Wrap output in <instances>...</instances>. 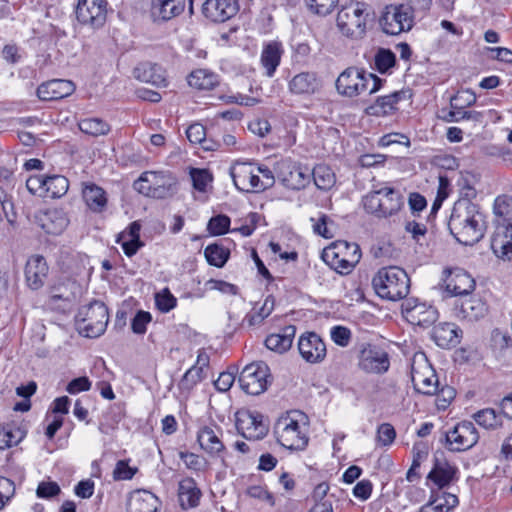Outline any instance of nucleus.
<instances>
[{
    "instance_id": "1",
    "label": "nucleus",
    "mask_w": 512,
    "mask_h": 512,
    "mask_svg": "<svg viewBox=\"0 0 512 512\" xmlns=\"http://www.w3.org/2000/svg\"><path fill=\"white\" fill-rule=\"evenodd\" d=\"M448 228L459 243L473 245L485 235L486 217L478 204L461 198L454 203Z\"/></svg>"
},
{
    "instance_id": "2",
    "label": "nucleus",
    "mask_w": 512,
    "mask_h": 512,
    "mask_svg": "<svg viewBox=\"0 0 512 512\" xmlns=\"http://www.w3.org/2000/svg\"><path fill=\"white\" fill-rule=\"evenodd\" d=\"M308 416L299 410L288 411L275 423L274 434L277 441L290 450H303L309 441Z\"/></svg>"
},
{
    "instance_id": "3",
    "label": "nucleus",
    "mask_w": 512,
    "mask_h": 512,
    "mask_svg": "<svg viewBox=\"0 0 512 512\" xmlns=\"http://www.w3.org/2000/svg\"><path fill=\"white\" fill-rule=\"evenodd\" d=\"M373 10L365 2L351 1L343 5L337 13L336 26L342 36L351 39H362L366 34V25Z\"/></svg>"
},
{
    "instance_id": "4",
    "label": "nucleus",
    "mask_w": 512,
    "mask_h": 512,
    "mask_svg": "<svg viewBox=\"0 0 512 512\" xmlns=\"http://www.w3.org/2000/svg\"><path fill=\"white\" fill-rule=\"evenodd\" d=\"M372 285L379 297L390 301L404 299L410 291V279L406 271L398 266L379 269L372 279Z\"/></svg>"
},
{
    "instance_id": "5",
    "label": "nucleus",
    "mask_w": 512,
    "mask_h": 512,
    "mask_svg": "<svg viewBox=\"0 0 512 512\" xmlns=\"http://www.w3.org/2000/svg\"><path fill=\"white\" fill-rule=\"evenodd\" d=\"M494 213L503 218L491 239V248L496 256L510 259L512 254V196L500 195L494 201Z\"/></svg>"
},
{
    "instance_id": "6",
    "label": "nucleus",
    "mask_w": 512,
    "mask_h": 512,
    "mask_svg": "<svg viewBox=\"0 0 512 512\" xmlns=\"http://www.w3.org/2000/svg\"><path fill=\"white\" fill-rule=\"evenodd\" d=\"M109 320L108 309L101 301L94 300L79 309L76 315V326L80 334L88 338L101 336Z\"/></svg>"
},
{
    "instance_id": "7",
    "label": "nucleus",
    "mask_w": 512,
    "mask_h": 512,
    "mask_svg": "<svg viewBox=\"0 0 512 512\" xmlns=\"http://www.w3.org/2000/svg\"><path fill=\"white\" fill-rule=\"evenodd\" d=\"M404 205L402 194L391 187H383L370 192L363 198V206L368 213L388 218L397 214Z\"/></svg>"
},
{
    "instance_id": "8",
    "label": "nucleus",
    "mask_w": 512,
    "mask_h": 512,
    "mask_svg": "<svg viewBox=\"0 0 512 512\" xmlns=\"http://www.w3.org/2000/svg\"><path fill=\"white\" fill-rule=\"evenodd\" d=\"M240 388L249 395H259L271 383L270 369L264 362L246 365L238 377Z\"/></svg>"
},
{
    "instance_id": "9",
    "label": "nucleus",
    "mask_w": 512,
    "mask_h": 512,
    "mask_svg": "<svg viewBox=\"0 0 512 512\" xmlns=\"http://www.w3.org/2000/svg\"><path fill=\"white\" fill-rule=\"evenodd\" d=\"M358 367L368 374H384L390 367L389 354L380 345L361 343L358 348Z\"/></svg>"
},
{
    "instance_id": "10",
    "label": "nucleus",
    "mask_w": 512,
    "mask_h": 512,
    "mask_svg": "<svg viewBox=\"0 0 512 512\" xmlns=\"http://www.w3.org/2000/svg\"><path fill=\"white\" fill-rule=\"evenodd\" d=\"M368 72L358 67H348L340 73L335 86L341 96L354 98L367 91L369 85Z\"/></svg>"
},
{
    "instance_id": "11",
    "label": "nucleus",
    "mask_w": 512,
    "mask_h": 512,
    "mask_svg": "<svg viewBox=\"0 0 512 512\" xmlns=\"http://www.w3.org/2000/svg\"><path fill=\"white\" fill-rule=\"evenodd\" d=\"M277 177L285 187L301 190L310 183L311 170L291 159H283L277 165Z\"/></svg>"
},
{
    "instance_id": "12",
    "label": "nucleus",
    "mask_w": 512,
    "mask_h": 512,
    "mask_svg": "<svg viewBox=\"0 0 512 512\" xmlns=\"http://www.w3.org/2000/svg\"><path fill=\"white\" fill-rule=\"evenodd\" d=\"M379 22L383 31L389 35H398L403 31H409L413 26L410 8L404 4L386 6Z\"/></svg>"
},
{
    "instance_id": "13",
    "label": "nucleus",
    "mask_w": 512,
    "mask_h": 512,
    "mask_svg": "<svg viewBox=\"0 0 512 512\" xmlns=\"http://www.w3.org/2000/svg\"><path fill=\"white\" fill-rule=\"evenodd\" d=\"M79 23L92 29L102 27L107 18V2L105 0H79L76 7Z\"/></svg>"
},
{
    "instance_id": "14",
    "label": "nucleus",
    "mask_w": 512,
    "mask_h": 512,
    "mask_svg": "<svg viewBox=\"0 0 512 512\" xmlns=\"http://www.w3.org/2000/svg\"><path fill=\"white\" fill-rule=\"evenodd\" d=\"M230 175L232 177L235 187L243 192H259L260 177L256 172V168L250 162H236L230 168Z\"/></svg>"
},
{
    "instance_id": "15",
    "label": "nucleus",
    "mask_w": 512,
    "mask_h": 512,
    "mask_svg": "<svg viewBox=\"0 0 512 512\" xmlns=\"http://www.w3.org/2000/svg\"><path fill=\"white\" fill-rule=\"evenodd\" d=\"M237 431L247 440L257 441L263 439L268 431V425L263 422L259 413L243 412L236 420Z\"/></svg>"
},
{
    "instance_id": "16",
    "label": "nucleus",
    "mask_w": 512,
    "mask_h": 512,
    "mask_svg": "<svg viewBox=\"0 0 512 512\" xmlns=\"http://www.w3.org/2000/svg\"><path fill=\"white\" fill-rule=\"evenodd\" d=\"M479 439V434L472 422L457 424L446 434V441L453 451H464L473 447Z\"/></svg>"
},
{
    "instance_id": "17",
    "label": "nucleus",
    "mask_w": 512,
    "mask_h": 512,
    "mask_svg": "<svg viewBox=\"0 0 512 512\" xmlns=\"http://www.w3.org/2000/svg\"><path fill=\"white\" fill-rule=\"evenodd\" d=\"M239 10L237 0H206L203 15L212 22L222 23L234 17Z\"/></svg>"
},
{
    "instance_id": "18",
    "label": "nucleus",
    "mask_w": 512,
    "mask_h": 512,
    "mask_svg": "<svg viewBox=\"0 0 512 512\" xmlns=\"http://www.w3.org/2000/svg\"><path fill=\"white\" fill-rule=\"evenodd\" d=\"M298 350L302 358L309 363L321 362L326 356V345L315 332H308L300 336Z\"/></svg>"
},
{
    "instance_id": "19",
    "label": "nucleus",
    "mask_w": 512,
    "mask_h": 512,
    "mask_svg": "<svg viewBox=\"0 0 512 512\" xmlns=\"http://www.w3.org/2000/svg\"><path fill=\"white\" fill-rule=\"evenodd\" d=\"M403 313L409 323L423 328L430 327L438 319V311L434 307L425 303L411 306L410 300L403 304Z\"/></svg>"
},
{
    "instance_id": "20",
    "label": "nucleus",
    "mask_w": 512,
    "mask_h": 512,
    "mask_svg": "<svg viewBox=\"0 0 512 512\" xmlns=\"http://www.w3.org/2000/svg\"><path fill=\"white\" fill-rule=\"evenodd\" d=\"M187 4L193 13V0H153L151 14L155 20L169 21L182 14Z\"/></svg>"
},
{
    "instance_id": "21",
    "label": "nucleus",
    "mask_w": 512,
    "mask_h": 512,
    "mask_svg": "<svg viewBox=\"0 0 512 512\" xmlns=\"http://www.w3.org/2000/svg\"><path fill=\"white\" fill-rule=\"evenodd\" d=\"M457 472V467L450 464L443 454L435 455L433 467L427 475V480L431 481L438 489H442L455 480Z\"/></svg>"
},
{
    "instance_id": "22",
    "label": "nucleus",
    "mask_w": 512,
    "mask_h": 512,
    "mask_svg": "<svg viewBox=\"0 0 512 512\" xmlns=\"http://www.w3.org/2000/svg\"><path fill=\"white\" fill-rule=\"evenodd\" d=\"M444 282L445 290L450 296H467L475 289L474 279L459 268L449 270Z\"/></svg>"
},
{
    "instance_id": "23",
    "label": "nucleus",
    "mask_w": 512,
    "mask_h": 512,
    "mask_svg": "<svg viewBox=\"0 0 512 512\" xmlns=\"http://www.w3.org/2000/svg\"><path fill=\"white\" fill-rule=\"evenodd\" d=\"M75 85L70 80L53 79L42 83L37 88V96L42 101H54L70 96Z\"/></svg>"
},
{
    "instance_id": "24",
    "label": "nucleus",
    "mask_w": 512,
    "mask_h": 512,
    "mask_svg": "<svg viewBox=\"0 0 512 512\" xmlns=\"http://www.w3.org/2000/svg\"><path fill=\"white\" fill-rule=\"evenodd\" d=\"M38 225L51 235H60L68 226L69 220L62 209H48L36 216Z\"/></svg>"
},
{
    "instance_id": "25",
    "label": "nucleus",
    "mask_w": 512,
    "mask_h": 512,
    "mask_svg": "<svg viewBox=\"0 0 512 512\" xmlns=\"http://www.w3.org/2000/svg\"><path fill=\"white\" fill-rule=\"evenodd\" d=\"M454 310L457 318L473 322L486 314L487 307L480 298L472 296L457 300Z\"/></svg>"
},
{
    "instance_id": "26",
    "label": "nucleus",
    "mask_w": 512,
    "mask_h": 512,
    "mask_svg": "<svg viewBox=\"0 0 512 512\" xmlns=\"http://www.w3.org/2000/svg\"><path fill=\"white\" fill-rule=\"evenodd\" d=\"M48 275V265L43 256H31L25 267V278L28 286L37 290L41 288Z\"/></svg>"
},
{
    "instance_id": "27",
    "label": "nucleus",
    "mask_w": 512,
    "mask_h": 512,
    "mask_svg": "<svg viewBox=\"0 0 512 512\" xmlns=\"http://www.w3.org/2000/svg\"><path fill=\"white\" fill-rule=\"evenodd\" d=\"M133 76L141 82L150 83L156 87L167 86L165 70L156 63H139L133 69Z\"/></svg>"
},
{
    "instance_id": "28",
    "label": "nucleus",
    "mask_w": 512,
    "mask_h": 512,
    "mask_svg": "<svg viewBox=\"0 0 512 512\" xmlns=\"http://www.w3.org/2000/svg\"><path fill=\"white\" fill-rule=\"evenodd\" d=\"M283 53L284 49L280 42L270 41L264 44L260 56V62L267 77L271 78L274 76L278 66L280 65Z\"/></svg>"
},
{
    "instance_id": "29",
    "label": "nucleus",
    "mask_w": 512,
    "mask_h": 512,
    "mask_svg": "<svg viewBox=\"0 0 512 512\" xmlns=\"http://www.w3.org/2000/svg\"><path fill=\"white\" fill-rule=\"evenodd\" d=\"M201 496L202 492L193 478L186 477L179 482L178 500L183 510L197 507Z\"/></svg>"
},
{
    "instance_id": "30",
    "label": "nucleus",
    "mask_w": 512,
    "mask_h": 512,
    "mask_svg": "<svg viewBox=\"0 0 512 512\" xmlns=\"http://www.w3.org/2000/svg\"><path fill=\"white\" fill-rule=\"evenodd\" d=\"M322 84L313 72H302L295 75L289 82V90L296 95H311L318 92Z\"/></svg>"
},
{
    "instance_id": "31",
    "label": "nucleus",
    "mask_w": 512,
    "mask_h": 512,
    "mask_svg": "<svg viewBox=\"0 0 512 512\" xmlns=\"http://www.w3.org/2000/svg\"><path fill=\"white\" fill-rule=\"evenodd\" d=\"M158 498L147 490H135L128 499V512H157Z\"/></svg>"
},
{
    "instance_id": "32",
    "label": "nucleus",
    "mask_w": 512,
    "mask_h": 512,
    "mask_svg": "<svg viewBox=\"0 0 512 512\" xmlns=\"http://www.w3.org/2000/svg\"><path fill=\"white\" fill-rule=\"evenodd\" d=\"M337 248L341 250H352V254L349 256H343L340 258V252H334L333 265L335 270L341 274L349 273L359 262L361 258V251L356 243L343 242L340 243Z\"/></svg>"
},
{
    "instance_id": "33",
    "label": "nucleus",
    "mask_w": 512,
    "mask_h": 512,
    "mask_svg": "<svg viewBox=\"0 0 512 512\" xmlns=\"http://www.w3.org/2000/svg\"><path fill=\"white\" fill-rule=\"evenodd\" d=\"M462 330L453 323H440L434 327L433 338L440 347L456 346L460 342Z\"/></svg>"
},
{
    "instance_id": "34",
    "label": "nucleus",
    "mask_w": 512,
    "mask_h": 512,
    "mask_svg": "<svg viewBox=\"0 0 512 512\" xmlns=\"http://www.w3.org/2000/svg\"><path fill=\"white\" fill-rule=\"evenodd\" d=\"M295 333V326L288 325L280 333L268 335L265 339V346L271 351L284 353L291 348Z\"/></svg>"
},
{
    "instance_id": "35",
    "label": "nucleus",
    "mask_w": 512,
    "mask_h": 512,
    "mask_svg": "<svg viewBox=\"0 0 512 512\" xmlns=\"http://www.w3.org/2000/svg\"><path fill=\"white\" fill-rule=\"evenodd\" d=\"M404 95V91H395L389 95L380 96L376 99L374 104L366 108L365 112L367 115L377 117L388 115L396 110L397 103Z\"/></svg>"
},
{
    "instance_id": "36",
    "label": "nucleus",
    "mask_w": 512,
    "mask_h": 512,
    "mask_svg": "<svg viewBox=\"0 0 512 512\" xmlns=\"http://www.w3.org/2000/svg\"><path fill=\"white\" fill-rule=\"evenodd\" d=\"M83 199L88 208L96 213H100L105 210L107 206V195L103 188L94 184H84L82 190Z\"/></svg>"
},
{
    "instance_id": "37",
    "label": "nucleus",
    "mask_w": 512,
    "mask_h": 512,
    "mask_svg": "<svg viewBox=\"0 0 512 512\" xmlns=\"http://www.w3.org/2000/svg\"><path fill=\"white\" fill-rule=\"evenodd\" d=\"M188 84L199 90H212L219 84V76L207 69H197L189 74Z\"/></svg>"
},
{
    "instance_id": "38",
    "label": "nucleus",
    "mask_w": 512,
    "mask_h": 512,
    "mask_svg": "<svg viewBox=\"0 0 512 512\" xmlns=\"http://www.w3.org/2000/svg\"><path fill=\"white\" fill-rule=\"evenodd\" d=\"M197 440L202 449L211 455L218 454L224 450V445L214 430L205 426L198 432Z\"/></svg>"
},
{
    "instance_id": "39",
    "label": "nucleus",
    "mask_w": 512,
    "mask_h": 512,
    "mask_svg": "<svg viewBox=\"0 0 512 512\" xmlns=\"http://www.w3.org/2000/svg\"><path fill=\"white\" fill-rule=\"evenodd\" d=\"M69 188V181L63 175H47L44 197L60 198L65 195Z\"/></svg>"
},
{
    "instance_id": "40",
    "label": "nucleus",
    "mask_w": 512,
    "mask_h": 512,
    "mask_svg": "<svg viewBox=\"0 0 512 512\" xmlns=\"http://www.w3.org/2000/svg\"><path fill=\"white\" fill-rule=\"evenodd\" d=\"M311 176L316 187L324 191L331 189L336 182L335 174L331 168L323 164L315 166L311 171Z\"/></svg>"
},
{
    "instance_id": "41",
    "label": "nucleus",
    "mask_w": 512,
    "mask_h": 512,
    "mask_svg": "<svg viewBox=\"0 0 512 512\" xmlns=\"http://www.w3.org/2000/svg\"><path fill=\"white\" fill-rule=\"evenodd\" d=\"M474 420L485 429L494 430L502 426V414H497L492 408H485L474 414Z\"/></svg>"
},
{
    "instance_id": "42",
    "label": "nucleus",
    "mask_w": 512,
    "mask_h": 512,
    "mask_svg": "<svg viewBox=\"0 0 512 512\" xmlns=\"http://www.w3.org/2000/svg\"><path fill=\"white\" fill-rule=\"evenodd\" d=\"M204 256L210 265L221 268L228 261L230 252L223 246L213 243L205 248Z\"/></svg>"
},
{
    "instance_id": "43",
    "label": "nucleus",
    "mask_w": 512,
    "mask_h": 512,
    "mask_svg": "<svg viewBox=\"0 0 512 512\" xmlns=\"http://www.w3.org/2000/svg\"><path fill=\"white\" fill-rule=\"evenodd\" d=\"M136 182H141L142 184L151 186V187H160L162 185H176V179L170 174L166 172H156V171H146L141 174L139 179Z\"/></svg>"
},
{
    "instance_id": "44",
    "label": "nucleus",
    "mask_w": 512,
    "mask_h": 512,
    "mask_svg": "<svg viewBox=\"0 0 512 512\" xmlns=\"http://www.w3.org/2000/svg\"><path fill=\"white\" fill-rule=\"evenodd\" d=\"M453 98L450 101L451 110L446 112L441 118L447 123L460 122L462 120H473L479 122L482 118V113L478 111H465L461 107H457L453 103Z\"/></svg>"
},
{
    "instance_id": "45",
    "label": "nucleus",
    "mask_w": 512,
    "mask_h": 512,
    "mask_svg": "<svg viewBox=\"0 0 512 512\" xmlns=\"http://www.w3.org/2000/svg\"><path fill=\"white\" fill-rule=\"evenodd\" d=\"M78 126L83 133L94 137L106 135L110 131L109 124L100 118L82 119Z\"/></svg>"
},
{
    "instance_id": "46",
    "label": "nucleus",
    "mask_w": 512,
    "mask_h": 512,
    "mask_svg": "<svg viewBox=\"0 0 512 512\" xmlns=\"http://www.w3.org/2000/svg\"><path fill=\"white\" fill-rule=\"evenodd\" d=\"M274 304L273 296H267L261 308L257 312L247 314L244 318V322L250 327L261 324L274 310Z\"/></svg>"
},
{
    "instance_id": "47",
    "label": "nucleus",
    "mask_w": 512,
    "mask_h": 512,
    "mask_svg": "<svg viewBox=\"0 0 512 512\" xmlns=\"http://www.w3.org/2000/svg\"><path fill=\"white\" fill-rule=\"evenodd\" d=\"M141 182H134V188L141 194L156 199H164L174 193L176 185H162L158 187H151L148 185L143 186Z\"/></svg>"
},
{
    "instance_id": "48",
    "label": "nucleus",
    "mask_w": 512,
    "mask_h": 512,
    "mask_svg": "<svg viewBox=\"0 0 512 512\" xmlns=\"http://www.w3.org/2000/svg\"><path fill=\"white\" fill-rule=\"evenodd\" d=\"M310 222L312 223L313 232L326 239H331L334 234L330 228L333 221L325 213L319 212L317 217H311Z\"/></svg>"
},
{
    "instance_id": "49",
    "label": "nucleus",
    "mask_w": 512,
    "mask_h": 512,
    "mask_svg": "<svg viewBox=\"0 0 512 512\" xmlns=\"http://www.w3.org/2000/svg\"><path fill=\"white\" fill-rule=\"evenodd\" d=\"M396 63V56L390 49L380 48L374 57L375 68L380 73H386Z\"/></svg>"
},
{
    "instance_id": "50",
    "label": "nucleus",
    "mask_w": 512,
    "mask_h": 512,
    "mask_svg": "<svg viewBox=\"0 0 512 512\" xmlns=\"http://www.w3.org/2000/svg\"><path fill=\"white\" fill-rule=\"evenodd\" d=\"M205 378L204 371L201 368L192 366L189 368L179 382V388L185 391H191L199 382Z\"/></svg>"
},
{
    "instance_id": "51",
    "label": "nucleus",
    "mask_w": 512,
    "mask_h": 512,
    "mask_svg": "<svg viewBox=\"0 0 512 512\" xmlns=\"http://www.w3.org/2000/svg\"><path fill=\"white\" fill-rule=\"evenodd\" d=\"M416 390L425 395H434L437 392L439 382L435 374L429 377H413Z\"/></svg>"
},
{
    "instance_id": "52",
    "label": "nucleus",
    "mask_w": 512,
    "mask_h": 512,
    "mask_svg": "<svg viewBox=\"0 0 512 512\" xmlns=\"http://www.w3.org/2000/svg\"><path fill=\"white\" fill-rule=\"evenodd\" d=\"M190 176L194 189L199 192H205L213 180L212 174L207 169L192 168Z\"/></svg>"
},
{
    "instance_id": "53",
    "label": "nucleus",
    "mask_w": 512,
    "mask_h": 512,
    "mask_svg": "<svg viewBox=\"0 0 512 512\" xmlns=\"http://www.w3.org/2000/svg\"><path fill=\"white\" fill-rule=\"evenodd\" d=\"M24 437L23 431L11 427L0 428V449H5L17 445Z\"/></svg>"
},
{
    "instance_id": "54",
    "label": "nucleus",
    "mask_w": 512,
    "mask_h": 512,
    "mask_svg": "<svg viewBox=\"0 0 512 512\" xmlns=\"http://www.w3.org/2000/svg\"><path fill=\"white\" fill-rule=\"evenodd\" d=\"M231 220L225 214H219L212 217L208 224L207 230L211 235H223L229 231Z\"/></svg>"
},
{
    "instance_id": "55",
    "label": "nucleus",
    "mask_w": 512,
    "mask_h": 512,
    "mask_svg": "<svg viewBox=\"0 0 512 512\" xmlns=\"http://www.w3.org/2000/svg\"><path fill=\"white\" fill-rule=\"evenodd\" d=\"M339 0H305L308 9L319 16H326L330 14Z\"/></svg>"
},
{
    "instance_id": "56",
    "label": "nucleus",
    "mask_w": 512,
    "mask_h": 512,
    "mask_svg": "<svg viewBox=\"0 0 512 512\" xmlns=\"http://www.w3.org/2000/svg\"><path fill=\"white\" fill-rule=\"evenodd\" d=\"M152 321V315L148 311L139 310L131 320L133 333L143 335L146 333L147 325Z\"/></svg>"
},
{
    "instance_id": "57",
    "label": "nucleus",
    "mask_w": 512,
    "mask_h": 512,
    "mask_svg": "<svg viewBox=\"0 0 512 512\" xmlns=\"http://www.w3.org/2000/svg\"><path fill=\"white\" fill-rule=\"evenodd\" d=\"M155 301L157 308L163 313L171 311L177 304V299L167 288L156 295Z\"/></svg>"
},
{
    "instance_id": "58",
    "label": "nucleus",
    "mask_w": 512,
    "mask_h": 512,
    "mask_svg": "<svg viewBox=\"0 0 512 512\" xmlns=\"http://www.w3.org/2000/svg\"><path fill=\"white\" fill-rule=\"evenodd\" d=\"M436 406L439 410H445L456 396V391L451 386H443L437 389Z\"/></svg>"
},
{
    "instance_id": "59",
    "label": "nucleus",
    "mask_w": 512,
    "mask_h": 512,
    "mask_svg": "<svg viewBox=\"0 0 512 512\" xmlns=\"http://www.w3.org/2000/svg\"><path fill=\"white\" fill-rule=\"evenodd\" d=\"M136 467H131L126 460H119L113 471V478L116 481L130 480L137 472Z\"/></svg>"
},
{
    "instance_id": "60",
    "label": "nucleus",
    "mask_w": 512,
    "mask_h": 512,
    "mask_svg": "<svg viewBox=\"0 0 512 512\" xmlns=\"http://www.w3.org/2000/svg\"><path fill=\"white\" fill-rule=\"evenodd\" d=\"M61 492L60 486L54 481H42L38 484L36 495L39 498L50 499Z\"/></svg>"
},
{
    "instance_id": "61",
    "label": "nucleus",
    "mask_w": 512,
    "mask_h": 512,
    "mask_svg": "<svg viewBox=\"0 0 512 512\" xmlns=\"http://www.w3.org/2000/svg\"><path fill=\"white\" fill-rule=\"evenodd\" d=\"M47 175H32L26 180V187L33 195L44 197Z\"/></svg>"
},
{
    "instance_id": "62",
    "label": "nucleus",
    "mask_w": 512,
    "mask_h": 512,
    "mask_svg": "<svg viewBox=\"0 0 512 512\" xmlns=\"http://www.w3.org/2000/svg\"><path fill=\"white\" fill-rule=\"evenodd\" d=\"M396 437L394 427L389 423H383L378 427L377 440L382 446L391 445Z\"/></svg>"
},
{
    "instance_id": "63",
    "label": "nucleus",
    "mask_w": 512,
    "mask_h": 512,
    "mask_svg": "<svg viewBox=\"0 0 512 512\" xmlns=\"http://www.w3.org/2000/svg\"><path fill=\"white\" fill-rule=\"evenodd\" d=\"M179 457L188 469L201 471L204 468L205 460L197 454L181 451Z\"/></svg>"
},
{
    "instance_id": "64",
    "label": "nucleus",
    "mask_w": 512,
    "mask_h": 512,
    "mask_svg": "<svg viewBox=\"0 0 512 512\" xmlns=\"http://www.w3.org/2000/svg\"><path fill=\"white\" fill-rule=\"evenodd\" d=\"M331 339L335 344L346 347L351 339V331L344 326H335L331 329Z\"/></svg>"
}]
</instances>
